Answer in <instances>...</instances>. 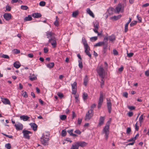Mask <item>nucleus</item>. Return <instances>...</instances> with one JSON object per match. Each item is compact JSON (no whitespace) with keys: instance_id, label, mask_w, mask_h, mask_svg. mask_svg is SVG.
<instances>
[{"instance_id":"nucleus-1","label":"nucleus","mask_w":149,"mask_h":149,"mask_svg":"<svg viewBox=\"0 0 149 149\" xmlns=\"http://www.w3.org/2000/svg\"><path fill=\"white\" fill-rule=\"evenodd\" d=\"M49 132L44 133L40 138V141L42 143L44 146L48 145V141L49 140Z\"/></svg>"},{"instance_id":"nucleus-2","label":"nucleus","mask_w":149,"mask_h":149,"mask_svg":"<svg viewBox=\"0 0 149 149\" xmlns=\"http://www.w3.org/2000/svg\"><path fill=\"white\" fill-rule=\"evenodd\" d=\"M109 125L107 123L102 132V134H105L104 136L106 140H107L109 134Z\"/></svg>"},{"instance_id":"nucleus-3","label":"nucleus","mask_w":149,"mask_h":149,"mask_svg":"<svg viewBox=\"0 0 149 149\" xmlns=\"http://www.w3.org/2000/svg\"><path fill=\"white\" fill-rule=\"evenodd\" d=\"M96 71L99 75L101 77L102 79H104L105 71L102 65H101L97 67L96 69Z\"/></svg>"},{"instance_id":"nucleus-4","label":"nucleus","mask_w":149,"mask_h":149,"mask_svg":"<svg viewBox=\"0 0 149 149\" xmlns=\"http://www.w3.org/2000/svg\"><path fill=\"white\" fill-rule=\"evenodd\" d=\"M103 46V52L104 53H105L106 52V49L108 47V43L106 42H99L96 43L94 45L95 47H100Z\"/></svg>"},{"instance_id":"nucleus-5","label":"nucleus","mask_w":149,"mask_h":149,"mask_svg":"<svg viewBox=\"0 0 149 149\" xmlns=\"http://www.w3.org/2000/svg\"><path fill=\"white\" fill-rule=\"evenodd\" d=\"M94 114V111L93 109H91L88 110L86 113L85 120H89L93 117Z\"/></svg>"},{"instance_id":"nucleus-6","label":"nucleus","mask_w":149,"mask_h":149,"mask_svg":"<svg viewBox=\"0 0 149 149\" xmlns=\"http://www.w3.org/2000/svg\"><path fill=\"white\" fill-rule=\"evenodd\" d=\"M103 93L102 91H100V97L98 100L97 106V108L98 109H99L101 107L103 101Z\"/></svg>"},{"instance_id":"nucleus-7","label":"nucleus","mask_w":149,"mask_h":149,"mask_svg":"<svg viewBox=\"0 0 149 149\" xmlns=\"http://www.w3.org/2000/svg\"><path fill=\"white\" fill-rule=\"evenodd\" d=\"M22 132L25 138L28 139H30L29 134H32L31 132L27 130H24L22 131Z\"/></svg>"},{"instance_id":"nucleus-8","label":"nucleus","mask_w":149,"mask_h":149,"mask_svg":"<svg viewBox=\"0 0 149 149\" xmlns=\"http://www.w3.org/2000/svg\"><path fill=\"white\" fill-rule=\"evenodd\" d=\"M48 42L51 43L53 48H55L56 47L57 43L56 42V38L55 37L52 38H50Z\"/></svg>"},{"instance_id":"nucleus-9","label":"nucleus","mask_w":149,"mask_h":149,"mask_svg":"<svg viewBox=\"0 0 149 149\" xmlns=\"http://www.w3.org/2000/svg\"><path fill=\"white\" fill-rule=\"evenodd\" d=\"M107 106L108 108V112L109 113H110L111 111L112 110V104L111 102V100H108L107 99Z\"/></svg>"},{"instance_id":"nucleus-10","label":"nucleus","mask_w":149,"mask_h":149,"mask_svg":"<svg viewBox=\"0 0 149 149\" xmlns=\"http://www.w3.org/2000/svg\"><path fill=\"white\" fill-rule=\"evenodd\" d=\"M46 35L47 38L49 39V40L51 38H54L55 37L54 36V33L52 32L47 31L46 32Z\"/></svg>"},{"instance_id":"nucleus-11","label":"nucleus","mask_w":149,"mask_h":149,"mask_svg":"<svg viewBox=\"0 0 149 149\" xmlns=\"http://www.w3.org/2000/svg\"><path fill=\"white\" fill-rule=\"evenodd\" d=\"M16 129L17 130H22L23 129V126L20 123H17L15 125Z\"/></svg>"},{"instance_id":"nucleus-12","label":"nucleus","mask_w":149,"mask_h":149,"mask_svg":"<svg viewBox=\"0 0 149 149\" xmlns=\"http://www.w3.org/2000/svg\"><path fill=\"white\" fill-rule=\"evenodd\" d=\"M76 144L78 145V147L81 146L83 147L86 146L87 144V143L84 141H79L76 142Z\"/></svg>"},{"instance_id":"nucleus-13","label":"nucleus","mask_w":149,"mask_h":149,"mask_svg":"<svg viewBox=\"0 0 149 149\" xmlns=\"http://www.w3.org/2000/svg\"><path fill=\"white\" fill-rule=\"evenodd\" d=\"M1 101L5 104H10V100L7 98L1 97Z\"/></svg>"},{"instance_id":"nucleus-14","label":"nucleus","mask_w":149,"mask_h":149,"mask_svg":"<svg viewBox=\"0 0 149 149\" xmlns=\"http://www.w3.org/2000/svg\"><path fill=\"white\" fill-rule=\"evenodd\" d=\"M3 17L6 20L9 21L11 17V15L10 13H5L3 15Z\"/></svg>"},{"instance_id":"nucleus-15","label":"nucleus","mask_w":149,"mask_h":149,"mask_svg":"<svg viewBox=\"0 0 149 149\" xmlns=\"http://www.w3.org/2000/svg\"><path fill=\"white\" fill-rule=\"evenodd\" d=\"M105 118L104 117L101 116L100 117L99 123L97 125L98 127H100L104 123Z\"/></svg>"},{"instance_id":"nucleus-16","label":"nucleus","mask_w":149,"mask_h":149,"mask_svg":"<svg viewBox=\"0 0 149 149\" xmlns=\"http://www.w3.org/2000/svg\"><path fill=\"white\" fill-rule=\"evenodd\" d=\"M122 6L120 3H119L118 6L116 8L115 10V12L116 13H119L121 10Z\"/></svg>"},{"instance_id":"nucleus-17","label":"nucleus","mask_w":149,"mask_h":149,"mask_svg":"<svg viewBox=\"0 0 149 149\" xmlns=\"http://www.w3.org/2000/svg\"><path fill=\"white\" fill-rule=\"evenodd\" d=\"M114 11H115V9L114 8L112 7L109 8L107 10V11L109 15L112 14Z\"/></svg>"},{"instance_id":"nucleus-18","label":"nucleus","mask_w":149,"mask_h":149,"mask_svg":"<svg viewBox=\"0 0 149 149\" xmlns=\"http://www.w3.org/2000/svg\"><path fill=\"white\" fill-rule=\"evenodd\" d=\"M29 125L34 131H35L37 130V126L36 123H31L29 124Z\"/></svg>"},{"instance_id":"nucleus-19","label":"nucleus","mask_w":149,"mask_h":149,"mask_svg":"<svg viewBox=\"0 0 149 149\" xmlns=\"http://www.w3.org/2000/svg\"><path fill=\"white\" fill-rule=\"evenodd\" d=\"M20 118L21 120H23L24 121H26L29 118V117L26 115H22L20 116Z\"/></svg>"},{"instance_id":"nucleus-20","label":"nucleus","mask_w":149,"mask_h":149,"mask_svg":"<svg viewBox=\"0 0 149 149\" xmlns=\"http://www.w3.org/2000/svg\"><path fill=\"white\" fill-rule=\"evenodd\" d=\"M32 15L35 18H38L42 16L40 13H33Z\"/></svg>"},{"instance_id":"nucleus-21","label":"nucleus","mask_w":149,"mask_h":149,"mask_svg":"<svg viewBox=\"0 0 149 149\" xmlns=\"http://www.w3.org/2000/svg\"><path fill=\"white\" fill-rule=\"evenodd\" d=\"M108 38L109 40L111 42H113L116 40L115 36L113 34H112L111 36H109L108 37Z\"/></svg>"},{"instance_id":"nucleus-22","label":"nucleus","mask_w":149,"mask_h":149,"mask_svg":"<svg viewBox=\"0 0 149 149\" xmlns=\"http://www.w3.org/2000/svg\"><path fill=\"white\" fill-rule=\"evenodd\" d=\"M88 78L87 75H86L84 78V84L85 86H86L87 84L88 81Z\"/></svg>"},{"instance_id":"nucleus-23","label":"nucleus","mask_w":149,"mask_h":149,"mask_svg":"<svg viewBox=\"0 0 149 149\" xmlns=\"http://www.w3.org/2000/svg\"><path fill=\"white\" fill-rule=\"evenodd\" d=\"M86 11L87 13H88L92 17H94V15L90 8H87V9Z\"/></svg>"},{"instance_id":"nucleus-24","label":"nucleus","mask_w":149,"mask_h":149,"mask_svg":"<svg viewBox=\"0 0 149 149\" xmlns=\"http://www.w3.org/2000/svg\"><path fill=\"white\" fill-rule=\"evenodd\" d=\"M14 66L16 68H18L20 67L21 65L20 63L18 62H16L13 64Z\"/></svg>"},{"instance_id":"nucleus-25","label":"nucleus","mask_w":149,"mask_h":149,"mask_svg":"<svg viewBox=\"0 0 149 149\" xmlns=\"http://www.w3.org/2000/svg\"><path fill=\"white\" fill-rule=\"evenodd\" d=\"M93 26L95 28L98 29L99 28V24L98 22L96 20L93 22Z\"/></svg>"},{"instance_id":"nucleus-26","label":"nucleus","mask_w":149,"mask_h":149,"mask_svg":"<svg viewBox=\"0 0 149 149\" xmlns=\"http://www.w3.org/2000/svg\"><path fill=\"white\" fill-rule=\"evenodd\" d=\"M32 18L31 16L30 15H28V17H25L24 19V21H31L32 20Z\"/></svg>"},{"instance_id":"nucleus-27","label":"nucleus","mask_w":149,"mask_h":149,"mask_svg":"<svg viewBox=\"0 0 149 149\" xmlns=\"http://www.w3.org/2000/svg\"><path fill=\"white\" fill-rule=\"evenodd\" d=\"M77 84L76 81L74 82L72 84H71L72 90L77 89Z\"/></svg>"},{"instance_id":"nucleus-28","label":"nucleus","mask_w":149,"mask_h":149,"mask_svg":"<svg viewBox=\"0 0 149 149\" xmlns=\"http://www.w3.org/2000/svg\"><path fill=\"white\" fill-rule=\"evenodd\" d=\"M79 12L78 10H76L73 12L72 13V16L74 17H76L79 14Z\"/></svg>"},{"instance_id":"nucleus-29","label":"nucleus","mask_w":149,"mask_h":149,"mask_svg":"<svg viewBox=\"0 0 149 149\" xmlns=\"http://www.w3.org/2000/svg\"><path fill=\"white\" fill-rule=\"evenodd\" d=\"M70 149H79V147L76 144V142L74 144V145H72Z\"/></svg>"},{"instance_id":"nucleus-30","label":"nucleus","mask_w":149,"mask_h":149,"mask_svg":"<svg viewBox=\"0 0 149 149\" xmlns=\"http://www.w3.org/2000/svg\"><path fill=\"white\" fill-rule=\"evenodd\" d=\"M88 95L87 93H84L82 96L83 98L84 101H85L87 98Z\"/></svg>"},{"instance_id":"nucleus-31","label":"nucleus","mask_w":149,"mask_h":149,"mask_svg":"<svg viewBox=\"0 0 149 149\" xmlns=\"http://www.w3.org/2000/svg\"><path fill=\"white\" fill-rule=\"evenodd\" d=\"M54 66V63H50L47 65V66L48 68H52Z\"/></svg>"},{"instance_id":"nucleus-32","label":"nucleus","mask_w":149,"mask_h":149,"mask_svg":"<svg viewBox=\"0 0 149 149\" xmlns=\"http://www.w3.org/2000/svg\"><path fill=\"white\" fill-rule=\"evenodd\" d=\"M121 17V15H119L117 16H114L111 18L112 19H113L114 20H117L119 19H120Z\"/></svg>"},{"instance_id":"nucleus-33","label":"nucleus","mask_w":149,"mask_h":149,"mask_svg":"<svg viewBox=\"0 0 149 149\" xmlns=\"http://www.w3.org/2000/svg\"><path fill=\"white\" fill-rule=\"evenodd\" d=\"M97 39V36H94L91 38L90 40L91 42H94Z\"/></svg>"},{"instance_id":"nucleus-34","label":"nucleus","mask_w":149,"mask_h":149,"mask_svg":"<svg viewBox=\"0 0 149 149\" xmlns=\"http://www.w3.org/2000/svg\"><path fill=\"white\" fill-rule=\"evenodd\" d=\"M78 63H79L78 65H79V68L81 69L82 68L83 66L82 63L81 61V60H79L78 61Z\"/></svg>"},{"instance_id":"nucleus-35","label":"nucleus","mask_w":149,"mask_h":149,"mask_svg":"<svg viewBox=\"0 0 149 149\" xmlns=\"http://www.w3.org/2000/svg\"><path fill=\"white\" fill-rule=\"evenodd\" d=\"M60 118L61 120H65L66 118V116L65 115H61L60 116Z\"/></svg>"},{"instance_id":"nucleus-36","label":"nucleus","mask_w":149,"mask_h":149,"mask_svg":"<svg viewBox=\"0 0 149 149\" xmlns=\"http://www.w3.org/2000/svg\"><path fill=\"white\" fill-rule=\"evenodd\" d=\"M67 134V132L65 130H63L61 132V136H65Z\"/></svg>"},{"instance_id":"nucleus-37","label":"nucleus","mask_w":149,"mask_h":149,"mask_svg":"<svg viewBox=\"0 0 149 149\" xmlns=\"http://www.w3.org/2000/svg\"><path fill=\"white\" fill-rule=\"evenodd\" d=\"M84 46L85 48V51L90 50V47L88 46V44L84 45Z\"/></svg>"},{"instance_id":"nucleus-38","label":"nucleus","mask_w":149,"mask_h":149,"mask_svg":"<svg viewBox=\"0 0 149 149\" xmlns=\"http://www.w3.org/2000/svg\"><path fill=\"white\" fill-rule=\"evenodd\" d=\"M5 147L7 149H10L11 148V145L10 143L6 144L5 145Z\"/></svg>"},{"instance_id":"nucleus-39","label":"nucleus","mask_w":149,"mask_h":149,"mask_svg":"<svg viewBox=\"0 0 149 149\" xmlns=\"http://www.w3.org/2000/svg\"><path fill=\"white\" fill-rule=\"evenodd\" d=\"M85 52L87 55H88L90 58H91V54L90 53L89 50L85 51Z\"/></svg>"},{"instance_id":"nucleus-40","label":"nucleus","mask_w":149,"mask_h":149,"mask_svg":"<svg viewBox=\"0 0 149 149\" xmlns=\"http://www.w3.org/2000/svg\"><path fill=\"white\" fill-rule=\"evenodd\" d=\"M21 8L23 10H26L28 8V7L27 6L22 5L21 6Z\"/></svg>"},{"instance_id":"nucleus-41","label":"nucleus","mask_w":149,"mask_h":149,"mask_svg":"<svg viewBox=\"0 0 149 149\" xmlns=\"http://www.w3.org/2000/svg\"><path fill=\"white\" fill-rule=\"evenodd\" d=\"M128 23H127L125 25V32H127L128 29V26L129 25Z\"/></svg>"},{"instance_id":"nucleus-42","label":"nucleus","mask_w":149,"mask_h":149,"mask_svg":"<svg viewBox=\"0 0 149 149\" xmlns=\"http://www.w3.org/2000/svg\"><path fill=\"white\" fill-rule=\"evenodd\" d=\"M13 52L14 54H18L20 52V51L17 49H15L13 50Z\"/></svg>"},{"instance_id":"nucleus-43","label":"nucleus","mask_w":149,"mask_h":149,"mask_svg":"<svg viewBox=\"0 0 149 149\" xmlns=\"http://www.w3.org/2000/svg\"><path fill=\"white\" fill-rule=\"evenodd\" d=\"M46 4V3L44 1H41L39 3V5L41 6H44Z\"/></svg>"},{"instance_id":"nucleus-44","label":"nucleus","mask_w":149,"mask_h":149,"mask_svg":"<svg viewBox=\"0 0 149 149\" xmlns=\"http://www.w3.org/2000/svg\"><path fill=\"white\" fill-rule=\"evenodd\" d=\"M82 41L84 45L86 44H88L86 39L84 38H82Z\"/></svg>"},{"instance_id":"nucleus-45","label":"nucleus","mask_w":149,"mask_h":149,"mask_svg":"<svg viewBox=\"0 0 149 149\" xmlns=\"http://www.w3.org/2000/svg\"><path fill=\"white\" fill-rule=\"evenodd\" d=\"M29 79L33 81L36 80L37 79V77H36L34 76H31L30 77Z\"/></svg>"},{"instance_id":"nucleus-46","label":"nucleus","mask_w":149,"mask_h":149,"mask_svg":"<svg viewBox=\"0 0 149 149\" xmlns=\"http://www.w3.org/2000/svg\"><path fill=\"white\" fill-rule=\"evenodd\" d=\"M57 18H58V17L57 16L56 17V21L54 22V25L57 26H58V22L57 19Z\"/></svg>"},{"instance_id":"nucleus-47","label":"nucleus","mask_w":149,"mask_h":149,"mask_svg":"<svg viewBox=\"0 0 149 149\" xmlns=\"http://www.w3.org/2000/svg\"><path fill=\"white\" fill-rule=\"evenodd\" d=\"M6 10L8 11H10L11 9V7L8 5L6 6Z\"/></svg>"},{"instance_id":"nucleus-48","label":"nucleus","mask_w":149,"mask_h":149,"mask_svg":"<svg viewBox=\"0 0 149 149\" xmlns=\"http://www.w3.org/2000/svg\"><path fill=\"white\" fill-rule=\"evenodd\" d=\"M22 95L24 97L26 98L28 97V95L26 91L23 92Z\"/></svg>"},{"instance_id":"nucleus-49","label":"nucleus","mask_w":149,"mask_h":149,"mask_svg":"<svg viewBox=\"0 0 149 149\" xmlns=\"http://www.w3.org/2000/svg\"><path fill=\"white\" fill-rule=\"evenodd\" d=\"M2 134L3 135H4V136H5L7 137H8L9 138H11V139L13 138V136H9V135H7L5 134H4V133H2Z\"/></svg>"},{"instance_id":"nucleus-50","label":"nucleus","mask_w":149,"mask_h":149,"mask_svg":"<svg viewBox=\"0 0 149 149\" xmlns=\"http://www.w3.org/2000/svg\"><path fill=\"white\" fill-rule=\"evenodd\" d=\"M1 57L5 58H9V56L7 55L3 54L1 56Z\"/></svg>"},{"instance_id":"nucleus-51","label":"nucleus","mask_w":149,"mask_h":149,"mask_svg":"<svg viewBox=\"0 0 149 149\" xmlns=\"http://www.w3.org/2000/svg\"><path fill=\"white\" fill-rule=\"evenodd\" d=\"M137 23V21H133L131 22V26H134Z\"/></svg>"},{"instance_id":"nucleus-52","label":"nucleus","mask_w":149,"mask_h":149,"mask_svg":"<svg viewBox=\"0 0 149 149\" xmlns=\"http://www.w3.org/2000/svg\"><path fill=\"white\" fill-rule=\"evenodd\" d=\"M113 54L114 55H118V53L116 49H114L113 50Z\"/></svg>"},{"instance_id":"nucleus-53","label":"nucleus","mask_w":149,"mask_h":149,"mask_svg":"<svg viewBox=\"0 0 149 149\" xmlns=\"http://www.w3.org/2000/svg\"><path fill=\"white\" fill-rule=\"evenodd\" d=\"M57 95L61 98H62L63 97V94L60 93H58Z\"/></svg>"},{"instance_id":"nucleus-54","label":"nucleus","mask_w":149,"mask_h":149,"mask_svg":"<svg viewBox=\"0 0 149 149\" xmlns=\"http://www.w3.org/2000/svg\"><path fill=\"white\" fill-rule=\"evenodd\" d=\"M73 131V130H70L67 131V132L70 134V135H72L71 133H72V132Z\"/></svg>"},{"instance_id":"nucleus-55","label":"nucleus","mask_w":149,"mask_h":149,"mask_svg":"<svg viewBox=\"0 0 149 149\" xmlns=\"http://www.w3.org/2000/svg\"><path fill=\"white\" fill-rule=\"evenodd\" d=\"M74 132L79 134H81V132L79 130H76L74 131Z\"/></svg>"},{"instance_id":"nucleus-56","label":"nucleus","mask_w":149,"mask_h":149,"mask_svg":"<svg viewBox=\"0 0 149 149\" xmlns=\"http://www.w3.org/2000/svg\"><path fill=\"white\" fill-rule=\"evenodd\" d=\"M137 17L138 20L140 22H141L142 19L141 17L139 16L138 15H137Z\"/></svg>"},{"instance_id":"nucleus-57","label":"nucleus","mask_w":149,"mask_h":149,"mask_svg":"<svg viewBox=\"0 0 149 149\" xmlns=\"http://www.w3.org/2000/svg\"><path fill=\"white\" fill-rule=\"evenodd\" d=\"M77 89L72 90V93L74 95H75L77 93Z\"/></svg>"},{"instance_id":"nucleus-58","label":"nucleus","mask_w":149,"mask_h":149,"mask_svg":"<svg viewBox=\"0 0 149 149\" xmlns=\"http://www.w3.org/2000/svg\"><path fill=\"white\" fill-rule=\"evenodd\" d=\"M104 65H105L104 69L105 70L107 69L108 68V65L107 63L106 62H104Z\"/></svg>"},{"instance_id":"nucleus-59","label":"nucleus","mask_w":149,"mask_h":149,"mask_svg":"<svg viewBox=\"0 0 149 149\" xmlns=\"http://www.w3.org/2000/svg\"><path fill=\"white\" fill-rule=\"evenodd\" d=\"M44 53H47L48 51V49L46 47L44 48L43 49Z\"/></svg>"},{"instance_id":"nucleus-60","label":"nucleus","mask_w":149,"mask_h":149,"mask_svg":"<svg viewBox=\"0 0 149 149\" xmlns=\"http://www.w3.org/2000/svg\"><path fill=\"white\" fill-rule=\"evenodd\" d=\"M109 39L108 37H105L104 38V41L103 42H106L107 43H108L107 41Z\"/></svg>"},{"instance_id":"nucleus-61","label":"nucleus","mask_w":149,"mask_h":149,"mask_svg":"<svg viewBox=\"0 0 149 149\" xmlns=\"http://www.w3.org/2000/svg\"><path fill=\"white\" fill-rule=\"evenodd\" d=\"M145 75L147 76H149V70H147L145 72Z\"/></svg>"},{"instance_id":"nucleus-62","label":"nucleus","mask_w":149,"mask_h":149,"mask_svg":"<svg viewBox=\"0 0 149 149\" xmlns=\"http://www.w3.org/2000/svg\"><path fill=\"white\" fill-rule=\"evenodd\" d=\"M123 96L127 98L128 97V93L127 92H124L123 93Z\"/></svg>"},{"instance_id":"nucleus-63","label":"nucleus","mask_w":149,"mask_h":149,"mask_svg":"<svg viewBox=\"0 0 149 149\" xmlns=\"http://www.w3.org/2000/svg\"><path fill=\"white\" fill-rule=\"evenodd\" d=\"M72 119H73L76 116V115L74 112L73 111L72 112Z\"/></svg>"},{"instance_id":"nucleus-64","label":"nucleus","mask_w":149,"mask_h":149,"mask_svg":"<svg viewBox=\"0 0 149 149\" xmlns=\"http://www.w3.org/2000/svg\"><path fill=\"white\" fill-rule=\"evenodd\" d=\"M104 79H102L101 80V81L100 82V85L101 86L103 85L104 84V81L103 80Z\"/></svg>"}]
</instances>
